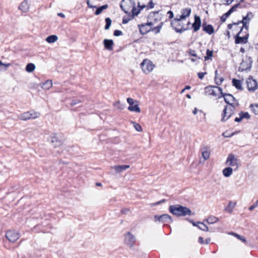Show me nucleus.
Returning a JSON list of instances; mask_svg holds the SVG:
<instances>
[{"instance_id": "f257e3e1", "label": "nucleus", "mask_w": 258, "mask_h": 258, "mask_svg": "<svg viewBox=\"0 0 258 258\" xmlns=\"http://www.w3.org/2000/svg\"><path fill=\"white\" fill-rule=\"evenodd\" d=\"M169 211L173 215L178 217L191 215V211L189 208L179 205L170 206Z\"/></svg>"}, {"instance_id": "f03ea898", "label": "nucleus", "mask_w": 258, "mask_h": 258, "mask_svg": "<svg viewBox=\"0 0 258 258\" xmlns=\"http://www.w3.org/2000/svg\"><path fill=\"white\" fill-rule=\"evenodd\" d=\"M191 10L190 8H186L181 10V15H177L176 18L171 21V25L173 26V25L177 23H178L181 20L188 17L191 13Z\"/></svg>"}, {"instance_id": "7ed1b4c3", "label": "nucleus", "mask_w": 258, "mask_h": 258, "mask_svg": "<svg viewBox=\"0 0 258 258\" xmlns=\"http://www.w3.org/2000/svg\"><path fill=\"white\" fill-rule=\"evenodd\" d=\"M243 30L242 27H240V31L235 36V43L236 44H245L248 41L249 34L247 31L245 32L244 35H242V31Z\"/></svg>"}, {"instance_id": "20e7f679", "label": "nucleus", "mask_w": 258, "mask_h": 258, "mask_svg": "<svg viewBox=\"0 0 258 258\" xmlns=\"http://www.w3.org/2000/svg\"><path fill=\"white\" fill-rule=\"evenodd\" d=\"M235 105L231 104L230 106L228 108V106L226 105L224 107L223 113H222V118L221 119V121L222 122H224L227 120L234 113Z\"/></svg>"}, {"instance_id": "39448f33", "label": "nucleus", "mask_w": 258, "mask_h": 258, "mask_svg": "<svg viewBox=\"0 0 258 258\" xmlns=\"http://www.w3.org/2000/svg\"><path fill=\"white\" fill-rule=\"evenodd\" d=\"M216 88L218 90V92L221 94V96L224 98V101L227 104L230 105H231V104L234 105L233 102L234 101H236L237 103H236V106H238L239 105L238 101L232 95L228 93H224L222 92V89L221 88Z\"/></svg>"}, {"instance_id": "423d86ee", "label": "nucleus", "mask_w": 258, "mask_h": 258, "mask_svg": "<svg viewBox=\"0 0 258 258\" xmlns=\"http://www.w3.org/2000/svg\"><path fill=\"white\" fill-rule=\"evenodd\" d=\"M134 0H122L120 7L122 10L126 14H130V10L134 6Z\"/></svg>"}, {"instance_id": "0eeeda50", "label": "nucleus", "mask_w": 258, "mask_h": 258, "mask_svg": "<svg viewBox=\"0 0 258 258\" xmlns=\"http://www.w3.org/2000/svg\"><path fill=\"white\" fill-rule=\"evenodd\" d=\"M252 60L250 57H246V58L242 61L240 64L239 71L243 72L244 71H249L251 68Z\"/></svg>"}, {"instance_id": "6e6552de", "label": "nucleus", "mask_w": 258, "mask_h": 258, "mask_svg": "<svg viewBox=\"0 0 258 258\" xmlns=\"http://www.w3.org/2000/svg\"><path fill=\"white\" fill-rule=\"evenodd\" d=\"M40 115V113L34 111H28L21 114L18 116V118L21 120H28L30 119H35Z\"/></svg>"}, {"instance_id": "1a4fd4ad", "label": "nucleus", "mask_w": 258, "mask_h": 258, "mask_svg": "<svg viewBox=\"0 0 258 258\" xmlns=\"http://www.w3.org/2000/svg\"><path fill=\"white\" fill-rule=\"evenodd\" d=\"M141 67L144 73L148 74L153 70L154 65L150 60L145 59L141 63Z\"/></svg>"}, {"instance_id": "9d476101", "label": "nucleus", "mask_w": 258, "mask_h": 258, "mask_svg": "<svg viewBox=\"0 0 258 258\" xmlns=\"http://www.w3.org/2000/svg\"><path fill=\"white\" fill-rule=\"evenodd\" d=\"M127 102L130 104V106L127 108L128 110L135 112H141V109L139 107V105L137 104L138 101L137 100L135 101L131 98H127Z\"/></svg>"}, {"instance_id": "9b49d317", "label": "nucleus", "mask_w": 258, "mask_h": 258, "mask_svg": "<svg viewBox=\"0 0 258 258\" xmlns=\"http://www.w3.org/2000/svg\"><path fill=\"white\" fill-rule=\"evenodd\" d=\"M136 238L130 232L124 235V242L130 247H132L135 244Z\"/></svg>"}, {"instance_id": "f8f14e48", "label": "nucleus", "mask_w": 258, "mask_h": 258, "mask_svg": "<svg viewBox=\"0 0 258 258\" xmlns=\"http://www.w3.org/2000/svg\"><path fill=\"white\" fill-rule=\"evenodd\" d=\"M6 237L10 242H15L19 238L20 234L14 230H9L6 233Z\"/></svg>"}, {"instance_id": "ddd939ff", "label": "nucleus", "mask_w": 258, "mask_h": 258, "mask_svg": "<svg viewBox=\"0 0 258 258\" xmlns=\"http://www.w3.org/2000/svg\"><path fill=\"white\" fill-rule=\"evenodd\" d=\"M250 16H252V14L251 12H248L246 16L243 17L242 20L238 21L237 23H234L235 25H239L240 24H242V26L241 27H242L243 29H245V30L247 31L248 29V26H247V22L249 21L251 19Z\"/></svg>"}, {"instance_id": "4468645a", "label": "nucleus", "mask_w": 258, "mask_h": 258, "mask_svg": "<svg viewBox=\"0 0 258 258\" xmlns=\"http://www.w3.org/2000/svg\"><path fill=\"white\" fill-rule=\"evenodd\" d=\"M247 87L249 91H254L257 88L256 81L251 77H249L246 81Z\"/></svg>"}, {"instance_id": "2eb2a0df", "label": "nucleus", "mask_w": 258, "mask_h": 258, "mask_svg": "<svg viewBox=\"0 0 258 258\" xmlns=\"http://www.w3.org/2000/svg\"><path fill=\"white\" fill-rule=\"evenodd\" d=\"M226 163L231 166H236L235 170L238 168L237 159L233 154H229L226 160Z\"/></svg>"}, {"instance_id": "dca6fc26", "label": "nucleus", "mask_w": 258, "mask_h": 258, "mask_svg": "<svg viewBox=\"0 0 258 258\" xmlns=\"http://www.w3.org/2000/svg\"><path fill=\"white\" fill-rule=\"evenodd\" d=\"M216 88H220L217 86H208L206 87L205 89V93L209 95H212L216 96L218 95L217 92L218 90Z\"/></svg>"}, {"instance_id": "f3484780", "label": "nucleus", "mask_w": 258, "mask_h": 258, "mask_svg": "<svg viewBox=\"0 0 258 258\" xmlns=\"http://www.w3.org/2000/svg\"><path fill=\"white\" fill-rule=\"evenodd\" d=\"M194 20L195 21L192 25V27L194 29V32H197L201 27V20L200 17L196 15L194 17Z\"/></svg>"}, {"instance_id": "a211bd4d", "label": "nucleus", "mask_w": 258, "mask_h": 258, "mask_svg": "<svg viewBox=\"0 0 258 258\" xmlns=\"http://www.w3.org/2000/svg\"><path fill=\"white\" fill-rule=\"evenodd\" d=\"M51 143L54 144L53 146L54 147H57L60 146L62 142V141L58 138L57 134L55 133H54L52 134V136H51Z\"/></svg>"}, {"instance_id": "6ab92c4d", "label": "nucleus", "mask_w": 258, "mask_h": 258, "mask_svg": "<svg viewBox=\"0 0 258 258\" xmlns=\"http://www.w3.org/2000/svg\"><path fill=\"white\" fill-rule=\"evenodd\" d=\"M203 30L209 35H211L214 32V29L212 25L207 24L206 22H204L202 25Z\"/></svg>"}, {"instance_id": "aec40b11", "label": "nucleus", "mask_w": 258, "mask_h": 258, "mask_svg": "<svg viewBox=\"0 0 258 258\" xmlns=\"http://www.w3.org/2000/svg\"><path fill=\"white\" fill-rule=\"evenodd\" d=\"M138 27L139 28L140 33L142 35L146 34L148 32L151 31V29H152V27H149L148 26H147L144 24L138 25Z\"/></svg>"}, {"instance_id": "412c9836", "label": "nucleus", "mask_w": 258, "mask_h": 258, "mask_svg": "<svg viewBox=\"0 0 258 258\" xmlns=\"http://www.w3.org/2000/svg\"><path fill=\"white\" fill-rule=\"evenodd\" d=\"M158 218H159V221L162 222L163 223H171L173 222V220L171 217L168 214H163L159 216V217Z\"/></svg>"}, {"instance_id": "4be33fe9", "label": "nucleus", "mask_w": 258, "mask_h": 258, "mask_svg": "<svg viewBox=\"0 0 258 258\" xmlns=\"http://www.w3.org/2000/svg\"><path fill=\"white\" fill-rule=\"evenodd\" d=\"M103 44L105 48L109 50H112L113 49V45L114 44L113 41L111 39H105L103 41Z\"/></svg>"}, {"instance_id": "5701e85b", "label": "nucleus", "mask_w": 258, "mask_h": 258, "mask_svg": "<svg viewBox=\"0 0 258 258\" xmlns=\"http://www.w3.org/2000/svg\"><path fill=\"white\" fill-rule=\"evenodd\" d=\"M112 168H114L116 173H119L123 170H125L130 168L128 165H121L111 167Z\"/></svg>"}, {"instance_id": "b1692460", "label": "nucleus", "mask_w": 258, "mask_h": 258, "mask_svg": "<svg viewBox=\"0 0 258 258\" xmlns=\"http://www.w3.org/2000/svg\"><path fill=\"white\" fill-rule=\"evenodd\" d=\"M29 9V6L27 0H25L22 2L19 7V9L23 12H26Z\"/></svg>"}, {"instance_id": "393cba45", "label": "nucleus", "mask_w": 258, "mask_h": 258, "mask_svg": "<svg viewBox=\"0 0 258 258\" xmlns=\"http://www.w3.org/2000/svg\"><path fill=\"white\" fill-rule=\"evenodd\" d=\"M233 85L237 89L242 90L243 89L242 87V83L240 80L236 79L232 80Z\"/></svg>"}, {"instance_id": "a878e982", "label": "nucleus", "mask_w": 258, "mask_h": 258, "mask_svg": "<svg viewBox=\"0 0 258 258\" xmlns=\"http://www.w3.org/2000/svg\"><path fill=\"white\" fill-rule=\"evenodd\" d=\"M202 157L205 160H207L210 157V151L208 150L207 147H204L202 149Z\"/></svg>"}, {"instance_id": "bb28decb", "label": "nucleus", "mask_w": 258, "mask_h": 258, "mask_svg": "<svg viewBox=\"0 0 258 258\" xmlns=\"http://www.w3.org/2000/svg\"><path fill=\"white\" fill-rule=\"evenodd\" d=\"M233 169L231 167H228L223 170V174L224 176L229 177L232 173Z\"/></svg>"}, {"instance_id": "cd10ccee", "label": "nucleus", "mask_w": 258, "mask_h": 258, "mask_svg": "<svg viewBox=\"0 0 258 258\" xmlns=\"http://www.w3.org/2000/svg\"><path fill=\"white\" fill-rule=\"evenodd\" d=\"M52 86V81L50 80H48L46 81L45 82L42 83V88L45 90H48Z\"/></svg>"}, {"instance_id": "c85d7f7f", "label": "nucleus", "mask_w": 258, "mask_h": 258, "mask_svg": "<svg viewBox=\"0 0 258 258\" xmlns=\"http://www.w3.org/2000/svg\"><path fill=\"white\" fill-rule=\"evenodd\" d=\"M108 7V5L106 4V5H103L101 7L97 8L95 12V14L96 15H100L103 10L106 9Z\"/></svg>"}, {"instance_id": "c756f323", "label": "nucleus", "mask_w": 258, "mask_h": 258, "mask_svg": "<svg viewBox=\"0 0 258 258\" xmlns=\"http://www.w3.org/2000/svg\"><path fill=\"white\" fill-rule=\"evenodd\" d=\"M57 39H58V37L56 35H50V36H48L46 38V40L47 42L51 43H53V42H55L56 41H57Z\"/></svg>"}, {"instance_id": "7c9ffc66", "label": "nucleus", "mask_w": 258, "mask_h": 258, "mask_svg": "<svg viewBox=\"0 0 258 258\" xmlns=\"http://www.w3.org/2000/svg\"><path fill=\"white\" fill-rule=\"evenodd\" d=\"M132 18L133 19L135 16H137L140 12V10L137 9L136 8V4H135L134 6L132 8Z\"/></svg>"}, {"instance_id": "2f4dec72", "label": "nucleus", "mask_w": 258, "mask_h": 258, "mask_svg": "<svg viewBox=\"0 0 258 258\" xmlns=\"http://www.w3.org/2000/svg\"><path fill=\"white\" fill-rule=\"evenodd\" d=\"M207 223L211 224L216 223L218 221V218L215 216H210L205 220Z\"/></svg>"}, {"instance_id": "473e14b6", "label": "nucleus", "mask_w": 258, "mask_h": 258, "mask_svg": "<svg viewBox=\"0 0 258 258\" xmlns=\"http://www.w3.org/2000/svg\"><path fill=\"white\" fill-rule=\"evenodd\" d=\"M35 69V66L32 63H29L26 67V71L27 72H32Z\"/></svg>"}, {"instance_id": "72a5a7b5", "label": "nucleus", "mask_w": 258, "mask_h": 258, "mask_svg": "<svg viewBox=\"0 0 258 258\" xmlns=\"http://www.w3.org/2000/svg\"><path fill=\"white\" fill-rule=\"evenodd\" d=\"M198 227L201 230L204 231H208L209 230L208 227L204 223H203L202 222H199L198 223Z\"/></svg>"}, {"instance_id": "f704fd0d", "label": "nucleus", "mask_w": 258, "mask_h": 258, "mask_svg": "<svg viewBox=\"0 0 258 258\" xmlns=\"http://www.w3.org/2000/svg\"><path fill=\"white\" fill-rule=\"evenodd\" d=\"M235 203H234L232 201H229L228 203V205L227 208H226V210L228 211L229 213H231L233 208L235 206Z\"/></svg>"}, {"instance_id": "c9c22d12", "label": "nucleus", "mask_w": 258, "mask_h": 258, "mask_svg": "<svg viewBox=\"0 0 258 258\" xmlns=\"http://www.w3.org/2000/svg\"><path fill=\"white\" fill-rule=\"evenodd\" d=\"M215 83L217 85H220L221 84V83L223 81L224 79L223 78H220V79H218V78L217 77L218 71L217 70L215 71Z\"/></svg>"}, {"instance_id": "e433bc0d", "label": "nucleus", "mask_w": 258, "mask_h": 258, "mask_svg": "<svg viewBox=\"0 0 258 258\" xmlns=\"http://www.w3.org/2000/svg\"><path fill=\"white\" fill-rule=\"evenodd\" d=\"M163 25V23L161 22L157 26L152 28L151 31H155V34L159 33Z\"/></svg>"}, {"instance_id": "4c0bfd02", "label": "nucleus", "mask_w": 258, "mask_h": 258, "mask_svg": "<svg viewBox=\"0 0 258 258\" xmlns=\"http://www.w3.org/2000/svg\"><path fill=\"white\" fill-rule=\"evenodd\" d=\"M230 234H232V235H234V236L237 237L238 239H239L241 241H242L243 242H244L245 243H247L246 240L245 239V238L243 236H241L240 235H238L237 233H234V232H232L230 233Z\"/></svg>"}, {"instance_id": "58836bf2", "label": "nucleus", "mask_w": 258, "mask_h": 258, "mask_svg": "<svg viewBox=\"0 0 258 258\" xmlns=\"http://www.w3.org/2000/svg\"><path fill=\"white\" fill-rule=\"evenodd\" d=\"M239 115L241 116L242 119L243 118L249 119L250 117V115L247 112L241 111L239 113Z\"/></svg>"}, {"instance_id": "ea45409f", "label": "nucleus", "mask_w": 258, "mask_h": 258, "mask_svg": "<svg viewBox=\"0 0 258 258\" xmlns=\"http://www.w3.org/2000/svg\"><path fill=\"white\" fill-rule=\"evenodd\" d=\"M250 108L255 114H258V104H251Z\"/></svg>"}, {"instance_id": "a19ab883", "label": "nucleus", "mask_w": 258, "mask_h": 258, "mask_svg": "<svg viewBox=\"0 0 258 258\" xmlns=\"http://www.w3.org/2000/svg\"><path fill=\"white\" fill-rule=\"evenodd\" d=\"M213 50H210L209 49H207L206 52V56L205 57V59L206 60L211 59L213 56Z\"/></svg>"}, {"instance_id": "79ce46f5", "label": "nucleus", "mask_w": 258, "mask_h": 258, "mask_svg": "<svg viewBox=\"0 0 258 258\" xmlns=\"http://www.w3.org/2000/svg\"><path fill=\"white\" fill-rule=\"evenodd\" d=\"M111 22H112L111 20L109 18H106L105 19L106 24H105V26L104 27V29L105 30H108L109 29V28L111 26Z\"/></svg>"}, {"instance_id": "37998d69", "label": "nucleus", "mask_w": 258, "mask_h": 258, "mask_svg": "<svg viewBox=\"0 0 258 258\" xmlns=\"http://www.w3.org/2000/svg\"><path fill=\"white\" fill-rule=\"evenodd\" d=\"M171 26L173 27V28L176 32L180 33H182L183 31L187 29V28H184L182 26H181V28L180 29H178L176 27L174 26V25H173V26Z\"/></svg>"}, {"instance_id": "c03bdc74", "label": "nucleus", "mask_w": 258, "mask_h": 258, "mask_svg": "<svg viewBox=\"0 0 258 258\" xmlns=\"http://www.w3.org/2000/svg\"><path fill=\"white\" fill-rule=\"evenodd\" d=\"M231 14L227 11L226 13H225L220 18L221 21L222 22H224L226 19Z\"/></svg>"}, {"instance_id": "a18cd8bd", "label": "nucleus", "mask_w": 258, "mask_h": 258, "mask_svg": "<svg viewBox=\"0 0 258 258\" xmlns=\"http://www.w3.org/2000/svg\"><path fill=\"white\" fill-rule=\"evenodd\" d=\"M199 116L200 117V121H202L203 120L206 119V114L204 113L202 110H199Z\"/></svg>"}, {"instance_id": "49530a36", "label": "nucleus", "mask_w": 258, "mask_h": 258, "mask_svg": "<svg viewBox=\"0 0 258 258\" xmlns=\"http://www.w3.org/2000/svg\"><path fill=\"white\" fill-rule=\"evenodd\" d=\"M128 17H123V19H122V23L123 24H126L132 18V16H131L130 15V14H128Z\"/></svg>"}, {"instance_id": "de8ad7c7", "label": "nucleus", "mask_w": 258, "mask_h": 258, "mask_svg": "<svg viewBox=\"0 0 258 258\" xmlns=\"http://www.w3.org/2000/svg\"><path fill=\"white\" fill-rule=\"evenodd\" d=\"M134 126L135 129L138 132H141L142 131V128L141 125L138 123H136L135 122H133Z\"/></svg>"}, {"instance_id": "09e8293b", "label": "nucleus", "mask_w": 258, "mask_h": 258, "mask_svg": "<svg viewBox=\"0 0 258 258\" xmlns=\"http://www.w3.org/2000/svg\"><path fill=\"white\" fill-rule=\"evenodd\" d=\"M234 135V133L229 134L228 131L224 132L222 134L223 136L225 138H229L232 137Z\"/></svg>"}, {"instance_id": "8fccbe9b", "label": "nucleus", "mask_w": 258, "mask_h": 258, "mask_svg": "<svg viewBox=\"0 0 258 258\" xmlns=\"http://www.w3.org/2000/svg\"><path fill=\"white\" fill-rule=\"evenodd\" d=\"M113 35L115 36H119L122 35V32L120 30H115L113 32Z\"/></svg>"}, {"instance_id": "3c124183", "label": "nucleus", "mask_w": 258, "mask_h": 258, "mask_svg": "<svg viewBox=\"0 0 258 258\" xmlns=\"http://www.w3.org/2000/svg\"><path fill=\"white\" fill-rule=\"evenodd\" d=\"M188 54L190 56H194V57H197V54H196V51L195 50L189 49V50L188 51Z\"/></svg>"}, {"instance_id": "603ef678", "label": "nucleus", "mask_w": 258, "mask_h": 258, "mask_svg": "<svg viewBox=\"0 0 258 258\" xmlns=\"http://www.w3.org/2000/svg\"><path fill=\"white\" fill-rule=\"evenodd\" d=\"M154 7V4L153 3V1L152 0L150 1L148 3V5L147 6V8L149 9H152Z\"/></svg>"}, {"instance_id": "864d4df0", "label": "nucleus", "mask_w": 258, "mask_h": 258, "mask_svg": "<svg viewBox=\"0 0 258 258\" xmlns=\"http://www.w3.org/2000/svg\"><path fill=\"white\" fill-rule=\"evenodd\" d=\"M207 74L206 72H204V73H199L198 74V77L200 79H203L204 77V76Z\"/></svg>"}, {"instance_id": "5fc2aeb1", "label": "nucleus", "mask_w": 258, "mask_h": 258, "mask_svg": "<svg viewBox=\"0 0 258 258\" xmlns=\"http://www.w3.org/2000/svg\"><path fill=\"white\" fill-rule=\"evenodd\" d=\"M167 14L169 15V19H172L174 17L173 13L171 11H169L167 12Z\"/></svg>"}, {"instance_id": "6e6d98bb", "label": "nucleus", "mask_w": 258, "mask_h": 258, "mask_svg": "<svg viewBox=\"0 0 258 258\" xmlns=\"http://www.w3.org/2000/svg\"><path fill=\"white\" fill-rule=\"evenodd\" d=\"M198 241L201 244H205V241L202 237H199Z\"/></svg>"}, {"instance_id": "4d7b16f0", "label": "nucleus", "mask_w": 258, "mask_h": 258, "mask_svg": "<svg viewBox=\"0 0 258 258\" xmlns=\"http://www.w3.org/2000/svg\"><path fill=\"white\" fill-rule=\"evenodd\" d=\"M158 14V12H154L151 13L149 15V17H155L156 15Z\"/></svg>"}, {"instance_id": "13d9d810", "label": "nucleus", "mask_w": 258, "mask_h": 258, "mask_svg": "<svg viewBox=\"0 0 258 258\" xmlns=\"http://www.w3.org/2000/svg\"><path fill=\"white\" fill-rule=\"evenodd\" d=\"M129 211V210L128 209H122L121 210V212L122 213V214H127V212Z\"/></svg>"}, {"instance_id": "bf43d9fd", "label": "nucleus", "mask_w": 258, "mask_h": 258, "mask_svg": "<svg viewBox=\"0 0 258 258\" xmlns=\"http://www.w3.org/2000/svg\"><path fill=\"white\" fill-rule=\"evenodd\" d=\"M90 0H87V4L88 5V6L90 8H96V6H93L92 5H91L90 4V2H89Z\"/></svg>"}, {"instance_id": "052dcab7", "label": "nucleus", "mask_w": 258, "mask_h": 258, "mask_svg": "<svg viewBox=\"0 0 258 258\" xmlns=\"http://www.w3.org/2000/svg\"><path fill=\"white\" fill-rule=\"evenodd\" d=\"M240 6V4H237L233 6H232L231 8L235 11L237 8H238Z\"/></svg>"}, {"instance_id": "680f3d73", "label": "nucleus", "mask_w": 258, "mask_h": 258, "mask_svg": "<svg viewBox=\"0 0 258 258\" xmlns=\"http://www.w3.org/2000/svg\"><path fill=\"white\" fill-rule=\"evenodd\" d=\"M146 7V5H143L141 6V5H140L139 3H138V7L140 8L139 10H140V11L142 10H143L144 8H145Z\"/></svg>"}, {"instance_id": "e2e57ef3", "label": "nucleus", "mask_w": 258, "mask_h": 258, "mask_svg": "<svg viewBox=\"0 0 258 258\" xmlns=\"http://www.w3.org/2000/svg\"><path fill=\"white\" fill-rule=\"evenodd\" d=\"M242 120V119L240 116H239V117H236L234 119L236 122H240Z\"/></svg>"}, {"instance_id": "0e129e2a", "label": "nucleus", "mask_w": 258, "mask_h": 258, "mask_svg": "<svg viewBox=\"0 0 258 258\" xmlns=\"http://www.w3.org/2000/svg\"><path fill=\"white\" fill-rule=\"evenodd\" d=\"M79 102H77L76 100H73L71 103V106H74L76 105Z\"/></svg>"}, {"instance_id": "69168bd1", "label": "nucleus", "mask_w": 258, "mask_h": 258, "mask_svg": "<svg viewBox=\"0 0 258 258\" xmlns=\"http://www.w3.org/2000/svg\"><path fill=\"white\" fill-rule=\"evenodd\" d=\"M144 24H145L147 26L151 27V26L153 25V23L150 22H148L147 23H144Z\"/></svg>"}, {"instance_id": "338daca9", "label": "nucleus", "mask_w": 258, "mask_h": 258, "mask_svg": "<svg viewBox=\"0 0 258 258\" xmlns=\"http://www.w3.org/2000/svg\"><path fill=\"white\" fill-rule=\"evenodd\" d=\"M165 201H166V200L165 199H163V200H162L157 202L156 203V205H159V204H160L161 203H164Z\"/></svg>"}, {"instance_id": "774afa93", "label": "nucleus", "mask_w": 258, "mask_h": 258, "mask_svg": "<svg viewBox=\"0 0 258 258\" xmlns=\"http://www.w3.org/2000/svg\"><path fill=\"white\" fill-rule=\"evenodd\" d=\"M233 1V0H226V4L227 5H229L232 3V2Z\"/></svg>"}]
</instances>
